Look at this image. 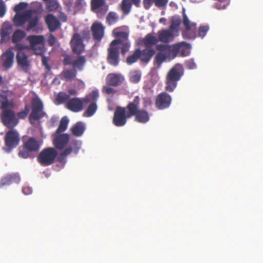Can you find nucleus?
<instances>
[{"instance_id":"obj_7","label":"nucleus","mask_w":263,"mask_h":263,"mask_svg":"<svg viewBox=\"0 0 263 263\" xmlns=\"http://www.w3.org/2000/svg\"><path fill=\"white\" fill-rule=\"evenodd\" d=\"M86 62V59L84 55L74 57L70 55H66L63 61L64 66L71 65L72 68L77 71L83 70L84 66Z\"/></svg>"},{"instance_id":"obj_2","label":"nucleus","mask_w":263,"mask_h":263,"mask_svg":"<svg viewBox=\"0 0 263 263\" xmlns=\"http://www.w3.org/2000/svg\"><path fill=\"white\" fill-rule=\"evenodd\" d=\"M140 103V98L138 96H136L134 100L127 105V110L130 111L131 117L135 116V120L141 123H145L149 120V115L148 111L143 109H139Z\"/></svg>"},{"instance_id":"obj_62","label":"nucleus","mask_w":263,"mask_h":263,"mask_svg":"<svg viewBox=\"0 0 263 263\" xmlns=\"http://www.w3.org/2000/svg\"><path fill=\"white\" fill-rule=\"evenodd\" d=\"M59 18L60 20L63 22H66L67 21V16L64 13H61L59 15Z\"/></svg>"},{"instance_id":"obj_32","label":"nucleus","mask_w":263,"mask_h":263,"mask_svg":"<svg viewBox=\"0 0 263 263\" xmlns=\"http://www.w3.org/2000/svg\"><path fill=\"white\" fill-rule=\"evenodd\" d=\"M77 76V71L74 69H66L63 70L61 74V78L66 81H71Z\"/></svg>"},{"instance_id":"obj_10","label":"nucleus","mask_w":263,"mask_h":263,"mask_svg":"<svg viewBox=\"0 0 263 263\" xmlns=\"http://www.w3.org/2000/svg\"><path fill=\"white\" fill-rule=\"evenodd\" d=\"M99 96V92L97 90H92L88 95L86 96V97L89 98V101L87 102H84V104L89 103V105L83 113L84 117H90L95 114L97 109L96 101Z\"/></svg>"},{"instance_id":"obj_40","label":"nucleus","mask_w":263,"mask_h":263,"mask_svg":"<svg viewBox=\"0 0 263 263\" xmlns=\"http://www.w3.org/2000/svg\"><path fill=\"white\" fill-rule=\"evenodd\" d=\"M181 23V20L178 17L174 16L171 20V24L170 25V30L173 31H178V28Z\"/></svg>"},{"instance_id":"obj_37","label":"nucleus","mask_w":263,"mask_h":263,"mask_svg":"<svg viewBox=\"0 0 263 263\" xmlns=\"http://www.w3.org/2000/svg\"><path fill=\"white\" fill-rule=\"evenodd\" d=\"M0 105L1 108L4 110L7 109L9 107L11 106L10 103L9 102L7 96L4 92L0 93Z\"/></svg>"},{"instance_id":"obj_27","label":"nucleus","mask_w":263,"mask_h":263,"mask_svg":"<svg viewBox=\"0 0 263 263\" xmlns=\"http://www.w3.org/2000/svg\"><path fill=\"white\" fill-rule=\"evenodd\" d=\"M124 80L123 77L121 74L109 73L106 78L107 84L113 86H117Z\"/></svg>"},{"instance_id":"obj_33","label":"nucleus","mask_w":263,"mask_h":263,"mask_svg":"<svg viewBox=\"0 0 263 263\" xmlns=\"http://www.w3.org/2000/svg\"><path fill=\"white\" fill-rule=\"evenodd\" d=\"M26 35L25 32L23 30L17 29L15 30L12 36V42L16 45L19 44Z\"/></svg>"},{"instance_id":"obj_63","label":"nucleus","mask_w":263,"mask_h":263,"mask_svg":"<svg viewBox=\"0 0 263 263\" xmlns=\"http://www.w3.org/2000/svg\"><path fill=\"white\" fill-rule=\"evenodd\" d=\"M132 3L135 5L137 7H140L141 0H130Z\"/></svg>"},{"instance_id":"obj_15","label":"nucleus","mask_w":263,"mask_h":263,"mask_svg":"<svg viewBox=\"0 0 263 263\" xmlns=\"http://www.w3.org/2000/svg\"><path fill=\"white\" fill-rule=\"evenodd\" d=\"M2 121L5 126L11 129H12L18 123L14 112L8 108L3 110Z\"/></svg>"},{"instance_id":"obj_21","label":"nucleus","mask_w":263,"mask_h":263,"mask_svg":"<svg viewBox=\"0 0 263 263\" xmlns=\"http://www.w3.org/2000/svg\"><path fill=\"white\" fill-rule=\"evenodd\" d=\"M105 27L99 22L93 23L91 27L92 37L94 40L100 42L104 35Z\"/></svg>"},{"instance_id":"obj_17","label":"nucleus","mask_w":263,"mask_h":263,"mask_svg":"<svg viewBox=\"0 0 263 263\" xmlns=\"http://www.w3.org/2000/svg\"><path fill=\"white\" fill-rule=\"evenodd\" d=\"M191 46L190 44L181 42L173 45L171 51L176 56L180 53L181 57H186L191 53Z\"/></svg>"},{"instance_id":"obj_9","label":"nucleus","mask_w":263,"mask_h":263,"mask_svg":"<svg viewBox=\"0 0 263 263\" xmlns=\"http://www.w3.org/2000/svg\"><path fill=\"white\" fill-rule=\"evenodd\" d=\"M20 140L18 134L16 130L11 129L7 132L5 137V151L10 152L18 145Z\"/></svg>"},{"instance_id":"obj_13","label":"nucleus","mask_w":263,"mask_h":263,"mask_svg":"<svg viewBox=\"0 0 263 263\" xmlns=\"http://www.w3.org/2000/svg\"><path fill=\"white\" fill-rule=\"evenodd\" d=\"M116 41H112L107 49V62L111 65L117 66L120 62L119 47L115 45Z\"/></svg>"},{"instance_id":"obj_16","label":"nucleus","mask_w":263,"mask_h":263,"mask_svg":"<svg viewBox=\"0 0 263 263\" xmlns=\"http://www.w3.org/2000/svg\"><path fill=\"white\" fill-rule=\"evenodd\" d=\"M172 103V97L166 92L160 93L156 97L155 106L159 110L168 108Z\"/></svg>"},{"instance_id":"obj_11","label":"nucleus","mask_w":263,"mask_h":263,"mask_svg":"<svg viewBox=\"0 0 263 263\" xmlns=\"http://www.w3.org/2000/svg\"><path fill=\"white\" fill-rule=\"evenodd\" d=\"M89 101V98L86 97V96L82 98H71L66 102V107L70 111L78 112L83 109L84 102H87Z\"/></svg>"},{"instance_id":"obj_49","label":"nucleus","mask_w":263,"mask_h":263,"mask_svg":"<svg viewBox=\"0 0 263 263\" xmlns=\"http://www.w3.org/2000/svg\"><path fill=\"white\" fill-rule=\"evenodd\" d=\"M185 66L189 69H194L196 68V64L193 59L186 60L185 62Z\"/></svg>"},{"instance_id":"obj_60","label":"nucleus","mask_w":263,"mask_h":263,"mask_svg":"<svg viewBox=\"0 0 263 263\" xmlns=\"http://www.w3.org/2000/svg\"><path fill=\"white\" fill-rule=\"evenodd\" d=\"M22 192L25 195H30L32 192V189L30 187L25 186L23 188Z\"/></svg>"},{"instance_id":"obj_46","label":"nucleus","mask_w":263,"mask_h":263,"mask_svg":"<svg viewBox=\"0 0 263 263\" xmlns=\"http://www.w3.org/2000/svg\"><path fill=\"white\" fill-rule=\"evenodd\" d=\"M118 45H121V53L123 55L129 50L130 46L129 41L118 43Z\"/></svg>"},{"instance_id":"obj_20","label":"nucleus","mask_w":263,"mask_h":263,"mask_svg":"<svg viewBox=\"0 0 263 263\" xmlns=\"http://www.w3.org/2000/svg\"><path fill=\"white\" fill-rule=\"evenodd\" d=\"M32 10H27L21 13H17L13 18L15 26L20 27L25 24L32 17Z\"/></svg>"},{"instance_id":"obj_53","label":"nucleus","mask_w":263,"mask_h":263,"mask_svg":"<svg viewBox=\"0 0 263 263\" xmlns=\"http://www.w3.org/2000/svg\"><path fill=\"white\" fill-rule=\"evenodd\" d=\"M14 179L13 176L12 175H8L2 179V181L3 184H10Z\"/></svg>"},{"instance_id":"obj_36","label":"nucleus","mask_w":263,"mask_h":263,"mask_svg":"<svg viewBox=\"0 0 263 263\" xmlns=\"http://www.w3.org/2000/svg\"><path fill=\"white\" fill-rule=\"evenodd\" d=\"M132 3L130 0H122L121 4V9L123 13L127 15L131 11Z\"/></svg>"},{"instance_id":"obj_48","label":"nucleus","mask_w":263,"mask_h":263,"mask_svg":"<svg viewBox=\"0 0 263 263\" xmlns=\"http://www.w3.org/2000/svg\"><path fill=\"white\" fill-rule=\"evenodd\" d=\"M209 30V27L207 25L200 26L198 30V35L202 38L204 37Z\"/></svg>"},{"instance_id":"obj_56","label":"nucleus","mask_w":263,"mask_h":263,"mask_svg":"<svg viewBox=\"0 0 263 263\" xmlns=\"http://www.w3.org/2000/svg\"><path fill=\"white\" fill-rule=\"evenodd\" d=\"M42 62L46 69L47 71H49L51 70V67L48 64V59L46 57H43L42 59Z\"/></svg>"},{"instance_id":"obj_58","label":"nucleus","mask_w":263,"mask_h":263,"mask_svg":"<svg viewBox=\"0 0 263 263\" xmlns=\"http://www.w3.org/2000/svg\"><path fill=\"white\" fill-rule=\"evenodd\" d=\"M72 4H73V3L71 0H65L64 1V4L66 6V9L68 11H71Z\"/></svg>"},{"instance_id":"obj_39","label":"nucleus","mask_w":263,"mask_h":263,"mask_svg":"<svg viewBox=\"0 0 263 263\" xmlns=\"http://www.w3.org/2000/svg\"><path fill=\"white\" fill-rule=\"evenodd\" d=\"M119 16L115 12H109L106 17V22L109 25L115 24L118 20Z\"/></svg>"},{"instance_id":"obj_34","label":"nucleus","mask_w":263,"mask_h":263,"mask_svg":"<svg viewBox=\"0 0 263 263\" xmlns=\"http://www.w3.org/2000/svg\"><path fill=\"white\" fill-rule=\"evenodd\" d=\"M167 58V53L158 52L155 57L154 62L157 68L160 67L162 64L165 61Z\"/></svg>"},{"instance_id":"obj_35","label":"nucleus","mask_w":263,"mask_h":263,"mask_svg":"<svg viewBox=\"0 0 263 263\" xmlns=\"http://www.w3.org/2000/svg\"><path fill=\"white\" fill-rule=\"evenodd\" d=\"M69 120L66 117H63L60 122L59 126L57 128L55 134H59L64 132L67 128Z\"/></svg>"},{"instance_id":"obj_12","label":"nucleus","mask_w":263,"mask_h":263,"mask_svg":"<svg viewBox=\"0 0 263 263\" xmlns=\"http://www.w3.org/2000/svg\"><path fill=\"white\" fill-rule=\"evenodd\" d=\"M183 24L185 28V30L182 33L183 37L189 39H195L196 33V25L195 23H191L184 9H183Z\"/></svg>"},{"instance_id":"obj_43","label":"nucleus","mask_w":263,"mask_h":263,"mask_svg":"<svg viewBox=\"0 0 263 263\" xmlns=\"http://www.w3.org/2000/svg\"><path fill=\"white\" fill-rule=\"evenodd\" d=\"M11 28L7 27H3L0 30L1 42L5 40L10 34Z\"/></svg>"},{"instance_id":"obj_50","label":"nucleus","mask_w":263,"mask_h":263,"mask_svg":"<svg viewBox=\"0 0 263 263\" xmlns=\"http://www.w3.org/2000/svg\"><path fill=\"white\" fill-rule=\"evenodd\" d=\"M169 48L170 46L166 45L158 44L156 45V49L159 51L158 52L167 53Z\"/></svg>"},{"instance_id":"obj_28","label":"nucleus","mask_w":263,"mask_h":263,"mask_svg":"<svg viewBox=\"0 0 263 263\" xmlns=\"http://www.w3.org/2000/svg\"><path fill=\"white\" fill-rule=\"evenodd\" d=\"M155 50L153 48H146L144 49H140L139 58L140 60L143 63H148L154 55Z\"/></svg>"},{"instance_id":"obj_54","label":"nucleus","mask_w":263,"mask_h":263,"mask_svg":"<svg viewBox=\"0 0 263 263\" xmlns=\"http://www.w3.org/2000/svg\"><path fill=\"white\" fill-rule=\"evenodd\" d=\"M58 4L55 2L51 1L47 4V8L49 11L56 10L58 8Z\"/></svg>"},{"instance_id":"obj_47","label":"nucleus","mask_w":263,"mask_h":263,"mask_svg":"<svg viewBox=\"0 0 263 263\" xmlns=\"http://www.w3.org/2000/svg\"><path fill=\"white\" fill-rule=\"evenodd\" d=\"M71 144L73 146L72 148L74 153L77 154L81 147V141L80 140H73L71 141Z\"/></svg>"},{"instance_id":"obj_26","label":"nucleus","mask_w":263,"mask_h":263,"mask_svg":"<svg viewBox=\"0 0 263 263\" xmlns=\"http://www.w3.org/2000/svg\"><path fill=\"white\" fill-rule=\"evenodd\" d=\"M158 42V39L155 36L151 33H148L140 40L139 44L144 45L146 48H152L153 46L157 45Z\"/></svg>"},{"instance_id":"obj_52","label":"nucleus","mask_w":263,"mask_h":263,"mask_svg":"<svg viewBox=\"0 0 263 263\" xmlns=\"http://www.w3.org/2000/svg\"><path fill=\"white\" fill-rule=\"evenodd\" d=\"M85 4V3L83 0H76L74 4V9L76 10H80Z\"/></svg>"},{"instance_id":"obj_23","label":"nucleus","mask_w":263,"mask_h":263,"mask_svg":"<svg viewBox=\"0 0 263 263\" xmlns=\"http://www.w3.org/2000/svg\"><path fill=\"white\" fill-rule=\"evenodd\" d=\"M45 22L48 26L50 32H53L60 28L61 23L59 20L52 14H47L45 18Z\"/></svg>"},{"instance_id":"obj_55","label":"nucleus","mask_w":263,"mask_h":263,"mask_svg":"<svg viewBox=\"0 0 263 263\" xmlns=\"http://www.w3.org/2000/svg\"><path fill=\"white\" fill-rule=\"evenodd\" d=\"M27 6V4L25 3L21 2L16 5L14 7V11L18 12L19 11L24 9Z\"/></svg>"},{"instance_id":"obj_59","label":"nucleus","mask_w":263,"mask_h":263,"mask_svg":"<svg viewBox=\"0 0 263 263\" xmlns=\"http://www.w3.org/2000/svg\"><path fill=\"white\" fill-rule=\"evenodd\" d=\"M103 91L107 95H111L115 92L114 89L108 86H104L103 87Z\"/></svg>"},{"instance_id":"obj_31","label":"nucleus","mask_w":263,"mask_h":263,"mask_svg":"<svg viewBox=\"0 0 263 263\" xmlns=\"http://www.w3.org/2000/svg\"><path fill=\"white\" fill-rule=\"evenodd\" d=\"M85 129L84 123L78 122L71 128L70 130L74 136L80 137L83 134Z\"/></svg>"},{"instance_id":"obj_19","label":"nucleus","mask_w":263,"mask_h":263,"mask_svg":"<svg viewBox=\"0 0 263 263\" xmlns=\"http://www.w3.org/2000/svg\"><path fill=\"white\" fill-rule=\"evenodd\" d=\"M71 47L73 53L80 55L84 50L85 46L79 34L74 33L70 41Z\"/></svg>"},{"instance_id":"obj_29","label":"nucleus","mask_w":263,"mask_h":263,"mask_svg":"<svg viewBox=\"0 0 263 263\" xmlns=\"http://www.w3.org/2000/svg\"><path fill=\"white\" fill-rule=\"evenodd\" d=\"M168 0H143V4L144 8L146 10L149 9L152 6L153 4L158 8H165Z\"/></svg>"},{"instance_id":"obj_5","label":"nucleus","mask_w":263,"mask_h":263,"mask_svg":"<svg viewBox=\"0 0 263 263\" xmlns=\"http://www.w3.org/2000/svg\"><path fill=\"white\" fill-rule=\"evenodd\" d=\"M45 115L42 101L38 98L33 99L31 103V112L29 116L30 124L33 125L35 121H39Z\"/></svg>"},{"instance_id":"obj_18","label":"nucleus","mask_w":263,"mask_h":263,"mask_svg":"<svg viewBox=\"0 0 263 263\" xmlns=\"http://www.w3.org/2000/svg\"><path fill=\"white\" fill-rule=\"evenodd\" d=\"M90 5L91 10L99 17L104 15L108 11V6L105 5V0H91Z\"/></svg>"},{"instance_id":"obj_25","label":"nucleus","mask_w":263,"mask_h":263,"mask_svg":"<svg viewBox=\"0 0 263 263\" xmlns=\"http://www.w3.org/2000/svg\"><path fill=\"white\" fill-rule=\"evenodd\" d=\"M158 42L168 43L172 41L174 38L173 32L171 30H162L157 33Z\"/></svg>"},{"instance_id":"obj_3","label":"nucleus","mask_w":263,"mask_h":263,"mask_svg":"<svg viewBox=\"0 0 263 263\" xmlns=\"http://www.w3.org/2000/svg\"><path fill=\"white\" fill-rule=\"evenodd\" d=\"M40 147L39 141L34 138H30L20 147L18 156L23 158H27L30 156L31 153L37 152Z\"/></svg>"},{"instance_id":"obj_41","label":"nucleus","mask_w":263,"mask_h":263,"mask_svg":"<svg viewBox=\"0 0 263 263\" xmlns=\"http://www.w3.org/2000/svg\"><path fill=\"white\" fill-rule=\"evenodd\" d=\"M28 24L26 30L29 31L36 27L39 23V18L37 16L31 18L28 21Z\"/></svg>"},{"instance_id":"obj_44","label":"nucleus","mask_w":263,"mask_h":263,"mask_svg":"<svg viewBox=\"0 0 263 263\" xmlns=\"http://www.w3.org/2000/svg\"><path fill=\"white\" fill-rule=\"evenodd\" d=\"M73 148L71 147H68L65 148L58 157V161L62 162L68 155L73 152Z\"/></svg>"},{"instance_id":"obj_57","label":"nucleus","mask_w":263,"mask_h":263,"mask_svg":"<svg viewBox=\"0 0 263 263\" xmlns=\"http://www.w3.org/2000/svg\"><path fill=\"white\" fill-rule=\"evenodd\" d=\"M55 41L56 39L54 35L52 34H50L47 40L48 45L50 46H53L55 43Z\"/></svg>"},{"instance_id":"obj_24","label":"nucleus","mask_w":263,"mask_h":263,"mask_svg":"<svg viewBox=\"0 0 263 263\" xmlns=\"http://www.w3.org/2000/svg\"><path fill=\"white\" fill-rule=\"evenodd\" d=\"M14 53L12 51V48L8 49L6 52L1 55V60L2 61L3 66L7 68H10L12 67L14 61Z\"/></svg>"},{"instance_id":"obj_22","label":"nucleus","mask_w":263,"mask_h":263,"mask_svg":"<svg viewBox=\"0 0 263 263\" xmlns=\"http://www.w3.org/2000/svg\"><path fill=\"white\" fill-rule=\"evenodd\" d=\"M57 135L53 139V143L56 148L62 150L68 143L69 136L68 134H59Z\"/></svg>"},{"instance_id":"obj_4","label":"nucleus","mask_w":263,"mask_h":263,"mask_svg":"<svg viewBox=\"0 0 263 263\" xmlns=\"http://www.w3.org/2000/svg\"><path fill=\"white\" fill-rule=\"evenodd\" d=\"M58 156V152L53 147L43 149L39 154L37 160L43 166H49L53 164Z\"/></svg>"},{"instance_id":"obj_30","label":"nucleus","mask_w":263,"mask_h":263,"mask_svg":"<svg viewBox=\"0 0 263 263\" xmlns=\"http://www.w3.org/2000/svg\"><path fill=\"white\" fill-rule=\"evenodd\" d=\"M114 36L116 39L112 41H116L115 43V45L117 46L118 43L126 42L128 41V33L124 31H118L117 29H114L113 31Z\"/></svg>"},{"instance_id":"obj_1","label":"nucleus","mask_w":263,"mask_h":263,"mask_svg":"<svg viewBox=\"0 0 263 263\" xmlns=\"http://www.w3.org/2000/svg\"><path fill=\"white\" fill-rule=\"evenodd\" d=\"M184 74V68L182 64H175L168 72L165 81V89L172 92L176 88L177 82L180 80Z\"/></svg>"},{"instance_id":"obj_51","label":"nucleus","mask_w":263,"mask_h":263,"mask_svg":"<svg viewBox=\"0 0 263 263\" xmlns=\"http://www.w3.org/2000/svg\"><path fill=\"white\" fill-rule=\"evenodd\" d=\"M28 112L29 108L27 106H26L23 110L17 112V115L20 119H24L27 117Z\"/></svg>"},{"instance_id":"obj_61","label":"nucleus","mask_w":263,"mask_h":263,"mask_svg":"<svg viewBox=\"0 0 263 263\" xmlns=\"http://www.w3.org/2000/svg\"><path fill=\"white\" fill-rule=\"evenodd\" d=\"M5 7L4 3L0 1V17L3 16L5 13Z\"/></svg>"},{"instance_id":"obj_42","label":"nucleus","mask_w":263,"mask_h":263,"mask_svg":"<svg viewBox=\"0 0 263 263\" xmlns=\"http://www.w3.org/2000/svg\"><path fill=\"white\" fill-rule=\"evenodd\" d=\"M69 99V95L64 92H60L56 98L58 104H62L67 102Z\"/></svg>"},{"instance_id":"obj_14","label":"nucleus","mask_w":263,"mask_h":263,"mask_svg":"<svg viewBox=\"0 0 263 263\" xmlns=\"http://www.w3.org/2000/svg\"><path fill=\"white\" fill-rule=\"evenodd\" d=\"M30 46L34 50L35 54H41L43 51L44 37L43 35H31L27 37Z\"/></svg>"},{"instance_id":"obj_8","label":"nucleus","mask_w":263,"mask_h":263,"mask_svg":"<svg viewBox=\"0 0 263 263\" xmlns=\"http://www.w3.org/2000/svg\"><path fill=\"white\" fill-rule=\"evenodd\" d=\"M15 47L18 50L16 56L17 65L21 69L27 71L30 65V62L28 60L27 54L23 49L27 48V47L24 46L21 44H18L15 45Z\"/></svg>"},{"instance_id":"obj_45","label":"nucleus","mask_w":263,"mask_h":263,"mask_svg":"<svg viewBox=\"0 0 263 263\" xmlns=\"http://www.w3.org/2000/svg\"><path fill=\"white\" fill-rule=\"evenodd\" d=\"M129 77L132 82L137 83L141 79V73L138 71H134L130 72Z\"/></svg>"},{"instance_id":"obj_38","label":"nucleus","mask_w":263,"mask_h":263,"mask_svg":"<svg viewBox=\"0 0 263 263\" xmlns=\"http://www.w3.org/2000/svg\"><path fill=\"white\" fill-rule=\"evenodd\" d=\"M139 52L140 48L136 49L132 55L126 58V63L129 65H131L136 62L138 59H140Z\"/></svg>"},{"instance_id":"obj_6","label":"nucleus","mask_w":263,"mask_h":263,"mask_svg":"<svg viewBox=\"0 0 263 263\" xmlns=\"http://www.w3.org/2000/svg\"><path fill=\"white\" fill-rule=\"evenodd\" d=\"M130 118L131 114L127 110V106L125 107L117 106L114 114L112 123L116 126H123L126 124L127 120Z\"/></svg>"},{"instance_id":"obj_64","label":"nucleus","mask_w":263,"mask_h":263,"mask_svg":"<svg viewBox=\"0 0 263 263\" xmlns=\"http://www.w3.org/2000/svg\"><path fill=\"white\" fill-rule=\"evenodd\" d=\"M166 21V19L164 17H161L159 20V23H164Z\"/></svg>"}]
</instances>
